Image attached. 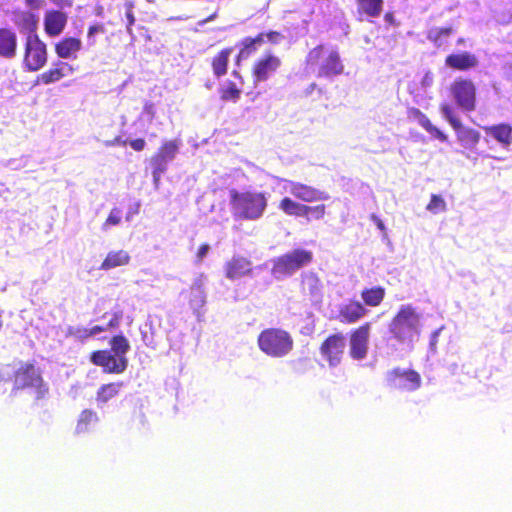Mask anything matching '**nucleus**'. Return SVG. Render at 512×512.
<instances>
[{
    "instance_id": "36",
    "label": "nucleus",
    "mask_w": 512,
    "mask_h": 512,
    "mask_svg": "<svg viewBox=\"0 0 512 512\" xmlns=\"http://www.w3.org/2000/svg\"><path fill=\"white\" fill-rule=\"evenodd\" d=\"M178 152V144L174 140L165 141L161 144L155 155L163 158L167 162L172 161Z\"/></svg>"
},
{
    "instance_id": "52",
    "label": "nucleus",
    "mask_w": 512,
    "mask_h": 512,
    "mask_svg": "<svg viewBox=\"0 0 512 512\" xmlns=\"http://www.w3.org/2000/svg\"><path fill=\"white\" fill-rule=\"evenodd\" d=\"M215 16H216V13L212 14L211 16H209L208 18H206V19L203 21V23H206V22H208V21H211L212 19H214V18H215Z\"/></svg>"
},
{
    "instance_id": "41",
    "label": "nucleus",
    "mask_w": 512,
    "mask_h": 512,
    "mask_svg": "<svg viewBox=\"0 0 512 512\" xmlns=\"http://www.w3.org/2000/svg\"><path fill=\"white\" fill-rule=\"evenodd\" d=\"M67 335L79 341H85L91 337L89 328L85 327H70L68 328Z\"/></svg>"
},
{
    "instance_id": "16",
    "label": "nucleus",
    "mask_w": 512,
    "mask_h": 512,
    "mask_svg": "<svg viewBox=\"0 0 512 512\" xmlns=\"http://www.w3.org/2000/svg\"><path fill=\"white\" fill-rule=\"evenodd\" d=\"M286 190L297 200L311 203L328 199V195L319 189L293 180H284Z\"/></svg>"
},
{
    "instance_id": "18",
    "label": "nucleus",
    "mask_w": 512,
    "mask_h": 512,
    "mask_svg": "<svg viewBox=\"0 0 512 512\" xmlns=\"http://www.w3.org/2000/svg\"><path fill=\"white\" fill-rule=\"evenodd\" d=\"M74 72V68L67 62L57 61L52 67L37 76L38 84L49 85L60 81L62 78Z\"/></svg>"
},
{
    "instance_id": "46",
    "label": "nucleus",
    "mask_w": 512,
    "mask_h": 512,
    "mask_svg": "<svg viewBox=\"0 0 512 512\" xmlns=\"http://www.w3.org/2000/svg\"><path fill=\"white\" fill-rule=\"evenodd\" d=\"M267 39L269 42L276 44L281 39H283V35L278 31H269L264 32V40Z\"/></svg>"
},
{
    "instance_id": "14",
    "label": "nucleus",
    "mask_w": 512,
    "mask_h": 512,
    "mask_svg": "<svg viewBox=\"0 0 512 512\" xmlns=\"http://www.w3.org/2000/svg\"><path fill=\"white\" fill-rule=\"evenodd\" d=\"M90 361L107 374H122L128 367L126 356H119L107 349L96 350L90 354Z\"/></svg>"
},
{
    "instance_id": "6",
    "label": "nucleus",
    "mask_w": 512,
    "mask_h": 512,
    "mask_svg": "<svg viewBox=\"0 0 512 512\" xmlns=\"http://www.w3.org/2000/svg\"><path fill=\"white\" fill-rule=\"evenodd\" d=\"M313 260V253L305 249H294L274 260L272 273L277 278L290 276L302 267L310 264Z\"/></svg>"
},
{
    "instance_id": "39",
    "label": "nucleus",
    "mask_w": 512,
    "mask_h": 512,
    "mask_svg": "<svg viewBox=\"0 0 512 512\" xmlns=\"http://www.w3.org/2000/svg\"><path fill=\"white\" fill-rule=\"evenodd\" d=\"M452 33L451 27H442V28H435L430 30L428 38L438 45H441V39L443 37H448Z\"/></svg>"
},
{
    "instance_id": "5",
    "label": "nucleus",
    "mask_w": 512,
    "mask_h": 512,
    "mask_svg": "<svg viewBox=\"0 0 512 512\" xmlns=\"http://www.w3.org/2000/svg\"><path fill=\"white\" fill-rule=\"evenodd\" d=\"M259 349L266 355L281 358L288 355L294 345L291 335L279 328H267L263 330L257 339Z\"/></svg>"
},
{
    "instance_id": "47",
    "label": "nucleus",
    "mask_w": 512,
    "mask_h": 512,
    "mask_svg": "<svg viewBox=\"0 0 512 512\" xmlns=\"http://www.w3.org/2000/svg\"><path fill=\"white\" fill-rule=\"evenodd\" d=\"M129 145L133 150L140 152L145 149L146 142L143 138H137V139L130 140Z\"/></svg>"
},
{
    "instance_id": "7",
    "label": "nucleus",
    "mask_w": 512,
    "mask_h": 512,
    "mask_svg": "<svg viewBox=\"0 0 512 512\" xmlns=\"http://www.w3.org/2000/svg\"><path fill=\"white\" fill-rule=\"evenodd\" d=\"M278 208L287 216L304 218L306 223L323 220L327 213L325 204L310 206L288 196L280 200Z\"/></svg>"
},
{
    "instance_id": "45",
    "label": "nucleus",
    "mask_w": 512,
    "mask_h": 512,
    "mask_svg": "<svg viewBox=\"0 0 512 512\" xmlns=\"http://www.w3.org/2000/svg\"><path fill=\"white\" fill-rule=\"evenodd\" d=\"M209 250H210V246H209V244H207V243H203V244H201V245L199 246V248H198L197 252H196V255H195V257H196L195 262H196V263H201V262H202V260H203V259L206 257V255L208 254Z\"/></svg>"
},
{
    "instance_id": "26",
    "label": "nucleus",
    "mask_w": 512,
    "mask_h": 512,
    "mask_svg": "<svg viewBox=\"0 0 512 512\" xmlns=\"http://www.w3.org/2000/svg\"><path fill=\"white\" fill-rule=\"evenodd\" d=\"M232 51V47H226L212 57L210 64L215 77L220 78L227 74Z\"/></svg>"
},
{
    "instance_id": "11",
    "label": "nucleus",
    "mask_w": 512,
    "mask_h": 512,
    "mask_svg": "<svg viewBox=\"0 0 512 512\" xmlns=\"http://www.w3.org/2000/svg\"><path fill=\"white\" fill-rule=\"evenodd\" d=\"M386 384L391 389L401 391H416L420 388L422 379L421 375L413 369H401L395 367L389 370L385 376Z\"/></svg>"
},
{
    "instance_id": "54",
    "label": "nucleus",
    "mask_w": 512,
    "mask_h": 512,
    "mask_svg": "<svg viewBox=\"0 0 512 512\" xmlns=\"http://www.w3.org/2000/svg\"><path fill=\"white\" fill-rule=\"evenodd\" d=\"M233 74L236 75V76L239 75V73L237 71H234Z\"/></svg>"
},
{
    "instance_id": "13",
    "label": "nucleus",
    "mask_w": 512,
    "mask_h": 512,
    "mask_svg": "<svg viewBox=\"0 0 512 512\" xmlns=\"http://www.w3.org/2000/svg\"><path fill=\"white\" fill-rule=\"evenodd\" d=\"M346 347L345 336L341 332H337L327 336L319 347V351L323 359L330 367L338 366L344 356Z\"/></svg>"
},
{
    "instance_id": "34",
    "label": "nucleus",
    "mask_w": 512,
    "mask_h": 512,
    "mask_svg": "<svg viewBox=\"0 0 512 512\" xmlns=\"http://www.w3.org/2000/svg\"><path fill=\"white\" fill-rule=\"evenodd\" d=\"M219 96L222 101L237 102L241 97V89L233 81H228L219 88Z\"/></svg>"
},
{
    "instance_id": "37",
    "label": "nucleus",
    "mask_w": 512,
    "mask_h": 512,
    "mask_svg": "<svg viewBox=\"0 0 512 512\" xmlns=\"http://www.w3.org/2000/svg\"><path fill=\"white\" fill-rule=\"evenodd\" d=\"M98 420V416L96 412L90 409H85L81 412L78 422H77V431L85 432L88 429V426L92 422H96Z\"/></svg>"
},
{
    "instance_id": "28",
    "label": "nucleus",
    "mask_w": 512,
    "mask_h": 512,
    "mask_svg": "<svg viewBox=\"0 0 512 512\" xmlns=\"http://www.w3.org/2000/svg\"><path fill=\"white\" fill-rule=\"evenodd\" d=\"M264 43V32L258 33L254 37H245L240 42L238 58L247 59L256 53L259 47Z\"/></svg>"
},
{
    "instance_id": "31",
    "label": "nucleus",
    "mask_w": 512,
    "mask_h": 512,
    "mask_svg": "<svg viewBox=\"0 0 512 512\" xmlns=\"http://www.w3.org/2000/svg\"><path fill=\"white\" fill-rule=\"evenodd\" d=\"M385 295V288L381 286L364 288L361 291V298L363 300V303L364 305L369 307L379 306L383 302Z\"/></svg>"
},
{
    "instance_id": "48",
    "label": "nucleus",
    "mask_w": 512,
    "mask_h": 512,
    "mask_svg": "<svg viewBox=\"0 0 512 512\" xmlns=\"http://www.w3.org/2000/svg\"><path fill=\"white\" fill-rule=\"evenodd\" d=\"M24 1L28 7H30L31 9H35V10L40 9L44 4V0H24Z\"/></svg>"
},
{
    "instance_id": "40",
    "label": "nucleus",
    "mask_w": 512,
    "mask_h": 512,
    "mask_svg": "<svg viewBox=\"0 0 512 512\" xmlns=\"http://www.w3.org/2000/svg\"><path fill=\"white\" fill-rule=\"evenodd\" d=\"M106 28L103 23H94L90 25L87 29V41L88 44L93 46L96 43L95 36L96 34H103L105 33Z\"/></svg>"
},
{
    "instance_id": "32",
    "label": "nucleus",
    "mask_w": 512,
    "mask_h": 512,
    "mask_svg": "<svg viewBox=\"0 0 512 512\" xmlns=\"http://www.w3.org/2000/svg\"><path fill=\"white\" fill-rule=\"evenodd\" d=\"M130 261L129 254L124 250L111 251L100 265L102 270H110L119 266L127 265Z\"/></svg>"
},
{
    "instance_id": "24",
    "label": "nucleus",
    "mask_w": 512,
    "mask_h": 512,
    "mask_svg": "<svg viewBox=\"0 0 512 512\" xmlns=\"http://www.w3.org/2000/svg\"><path fill=\"white\" fill-rule=\"evenodd\" d=\"M478 58L469 52L452 53L445 58V65L453 70L467 71L477 67Z\"/></svg>"
},
{
    "instance_id": "15",
    "label": "nucleus",
    "mask_w": 512,
    "mask_h": 512,
    "mask_svg": "<svg viewBox=\"0 0 512 512\" xmlns=\"http://www.w3.org/2000/svg\"><path fill=\"white\" fill-rule=\"evenodd\" d=\"M371 323L365 322L353 329L349 337V354L354 360H363L368 354Z\"/></svg>"
},
{
    "instance_id": "53",
    "label": "nucleus",
    "mask_w": 512,
    "mask_h": 512,
    "mask_svg": "<svg viewBox=\"0 0 512 512\" xmlns=\"http://www.w3.org/2000/svg\"><path fill=\"white\" fill-rule=\"evenodd\" d=\"M310 88H311V89H315V88H316V84H315V83H312V84L310 85Z\"/></svg>"
},
{
    "instance_id": "22",
    "label": "nucleus",
    "mask_w": 512,
    "mask_h": 512,
    "mask_svg": "<svg viewBox=\"0 0 512 512\" xmlns=\"http://www.w3.org/2000/svg\"><path fill=\"white\" fill-rule=\"evenodd\" d=\"M81 49V39L73 36L64 37L54 45L55 53L61 59H76Z\"/></svg>"
},
{
    "instance_id": "17",
    "label": "nucleus",
    "mask_w": 512,
    "mask_h": 512,
    "mask_svg": "<svg viewBox=\"0 0 512 512\" xmlns=\"http://www.w3.org/2000/svg\"><path fill=\"white\" fill-rule=\"evenodd\" d=\"M368 310L356 300H350L338 309V320L343 324H354L366 316Z\"/></svg>"
},
{
    "instance_id": "50",
    "label": "nucleus",
    "mask_w": 512,
    "mask_h": 512,
    "mask_svg": "<svg viewBox=\"0 0 512 512\" xmlns=\"http://www.w3.org/2000/svg\"><path fill=\"white\" fill-rule=\"evenodd\" d=\"M373 221L375 222L377 228L381 231H385V225L381 219H379L377 216H372Z\"/></svg>"
},
{
    "instance_id": "1",
    "label": "nucleus",
    "mask_w": 512,
    "mask_h": 512,
    "mask_svg": "<svg viewBox=\"0 0 512 512\" xmlns=\"http://www.w3.org/2000/svg\"><path fill=\"white\" fill-rule=\"evenodd\" d=\"M306 65L317 68L318 78L331 79L344 72V64L337 49L319 44L312 48L306 56Z\"/></svg>"
},
{
    "instance_id": "12",
    "label": "nucleus",
    "mask_w": 512,
    "mask_h": 512,
    "mask_svg": "<svg viewBox=\"0 0 512 512\" xmlns=\"http://www.w3.org/2000/svg\"><path fill=\"white\" fill-rule=\"evenodd\" d=\"M282 61L280 57L271 51L265 52L258 57L251 66V77L255 85L266 82L281 67Z\"/></svg>"
},
{
    "instance_id": "51",
    "label": "nucleus",
    "mask_w": 512,
    "mask_h": 512,
    "mask_svg": "<svg viewBox=\"0 0 512 512\" xmlns=\"http://www.w3.org/2000/svg\"><path fill=\"white\" fill-rule=\"evenodd\" d=\"M95 14H96L97 16H100V17H101V16H103V14H104V9H103V7H102V6H98V7H96V8H95Z\"/></svg>"
},
{
    "instance_id": "29",
    "label": "nucleus",
    "mask_w": 512,
    "mask_h": 512,
    "mask_svg": "<svg viewBox=\"0 0 512 512\" xmlns=\"http://www.w3.org/2000/svg\"><path fill=\"white\" fill-rule=\"evenodd\" d=\"M124 387L123 381L110 382L99 387L96 393V401L99 404H105L113 398L117 397Z\"/></svg>"
},
{
    "instance_id": "23",
    "label": "nucleus",
    "mask_w": 512,
    "mask_h": 512,
    "mask_svg": "<svg viewBox=\"0 0 512 512\" xmlns=\"http://www.w3.org/2000/svg\"><path fill=\"white\" fill-rule=\"evenodd\" d=\"M18 38L16 32L9 27L0 28V57L12 59L16 56Z\"/></svg>"
},
{
    "instance_id": "19",
    "label": "nucleus",
    "mask_w": 512,
    "mask_h": 512,
    "mask_svg": "<svg viewBox=\"0 0 512 512\" xmlns=\"http://www.w3.org/2000/svg\"><path fill=\"white\" fill-rule=\"evenodd\" d=\"M252 272V263L244 256H233L224 265L225 277L229 280H236Z\"/></svg>"
},
{
    "instance_id": "55",
    "label": "nucleus",
    "mask_w": 512,
    "mask_h": 512,
    "mask_svg": "<svg viewBox=\"0 0 512 512\" xmlns=\"http://www.w3.org/2000/svg\"><path fill=\"white\" fill-rule=\"evenodd\" d=\"M148 108H149L150 110H152V105H149L148 107H146V109H148Z\"/></svg>"
},
{
    "instance_id": "27",
    "label": "nucleus",
    "mask_w": 512,
    "mask_h": 512,
    "mask_svg": "<svg viewBox=\"0 0 512 512\" xmlns=\"http://www.w3.org/2000/svg\"><path fill=\"white\" fill-rule=\"evenodd\" d=\"M484 131L504 147L512 144V125L508 123L487 126L484 127Z\"/></svg>"
},
{
    "instance_id": "43",
    "label": "nucleus",
    "mask_w": 512,
    "mask_h": 512,
    "mask_svg": "<svg viewBox=\"0 0 512 512\" xmlns=\"http://www.w3.org/2000/svg\"><path fill=\"white\" fill-rule=\"evenodd\" d=\"M125 8H126L125 16H126V19H127L126 30H127V32L129 34H132V26L135 23V16H134V12H133L134 3L131 2V1L130 2H126L125 3Z\"/></svg>"
},
{
    "instance_id": "9",
    "label": "nucleus",
    "mask_w": 512,
    "mask_h": 512,
    "mask_svg": "<svg viewBox=\"0 0 512 512\" xmlns=\"http://www.w3.org/2000/svg\"><path fill=\"white\" fill-rule=\"evenodd\" d=\"M439 108L444 119L455 131L457 140L461 145L467 148H474L480 141V133L473 128L464 127L451 104L442 103Z\"/></svg>"
},
{
    "instance_id": "44",
    "label": "nucleus",
    "mask_w": 512,
    "mask_h": 512,
    "mask_svg": "<svg viewBox=\"0 0 512 512\" xmlns=\"http://www.w3.org/2000/svg\"><path fill=\"white\" fill-rule=\"evenodd\" d=\"M123 318V312L121 310L115 311L112 314V318L109 320L107 324V329H114L117 328L120 325V322Z\"/></svg>"
},
{
    "instance_id": "38",
    "label": "nucleus",
    "mask_w": 512,
    "mask_h": 512,
    "mask_svg": "<svg viewBox=\"0 0 512 512\" xmlns=\"http://www.w3.org/2000/svg\"><path fill=\"white\" fill-rule=\"evenodd\" d=\"M426 209L433 214H437L446 211L447 205L443 197L433 194Z\"/></svg>"
},
{
    "instance_id": "3",
    "label": "nucleus",
    "mask_w": 512,
    "mask_h": 512,
    "mask_svg": "<svg viewBox=\"0 0 512 512\" xmlns=\"http://www.w3.org/2000/svg\"><path fill=\"white\" fill-rule=\"evenodd\" d=\"M230 204L240 218L255 220L260 218L267 207V198L262 192L230 190Z\"/></svg>"
},
{
    "instance_id": "2",
    "label": "nucleus",
    "mask_w": 512,
    "mask_h": 512,
    "mask_svg": "<svg viewBox=\"0 0 512 512\" xmlns=\"http://www.w3.org/2000/svg\"><path fill=\"white\" fill-rule=\"evenodd\" d=\"M19 390H32L36 400L44 399L48 395L49 387L35 361L19 362L14 370L12 391Z\"/></svg>"
},
{
    "instance_id": "25",
    "label": "nucleus",
    "mask_w": 512,
    "mask_h": 512,
    "mask_svg": "<svg viewBox=\"0 0 512 512\" xmlns=\"http://www.w3.org/2000/svg\"><path fill=\"white\" fill-rule=\"evenodd\" d=\"M408 117L418 121L419 125L425 129L429 134L441 142H446L448 137L440 129L434 126L429 118L418 108L411 107L407 111Z\"/></svg>"
},
{
    "instance_id": "21",
    "label": "nucleus",
    "mask_w": 512,
    "mask_h": 512,
    "mask_svg": "<svg viewBox=\"0 0 512 512\" xmlns=\"http://www.w3.org/2000/svg\"><path fill=\"white\" fill-rule=\"evenodd\" d=\"M38 16L28 10L15 9L12 11V22L20 30L28 35L36 34Z\"/></svg>"
},
{
    "instance_id": "10",
    "label": "nucleus",
    "mask_w": 512,
    "mask_h": 512,
    "mask_svg": "<svg viewBox=\"0 0 512 512\" xmlns=\"http://www.w3.org/2000/svg\"><path fill=\"white\" fill-rule=\"evenodd\" d=\"M450 93L456 105L465 112H472L477 107V88L469 78H456L450 85Z\"/></svg>"
},
{
    "instance_id": "4",
    "label": "nucleus",
    "mask_w": 512,
    "mask_h": 512,
    "mask_svg": "<svg viewBox=\"0 0 512 512\" xmlns=\"http://www.w3.org/2000/svg\"><path fill=\"white\" fill-rule=\"evenodd\" d=\"M420 314L411 305H403L392 318L389 330L399 342H412L420 333Z\"/></svg>"
},
{
    "instance_id": "49",
    "label": "nucleus",
    "mask_w": 512,
    "mask_h": 512,
    "mask_svg": "<svg viewBox=\"0 0 512 512\" xmlns=\"http://www.w3.org/2000/svg\"><path fill=\"white\" fill-rule=\"evenodd\" d=\"M107 330L108 329L106 326L95 325V326L89 328V333H90V336L92 337L96 334H99V333L107 331Z\"/></svg>"
},
{
    "instance_id": "33",
    "label": "nucleus",
    "mask_w": 512,
    "mask_h": 512,
    "mask_svg": "<svg viewBox=\"0 0 512 512\" xmlns=\"http://www.w3.org/2000/svg\"><path fill=\"white\" fill-rule=\"evenodd\" d=\"M168 163L163 158L153 155L150 159V165L152 168L153 184L156 189L160 186V180L163 173L167 171Z\"/></svg>"
},
{
    "instance_id": "20",
    "label": "nucleus",
    "mask_w": 512,
    "mask_h": 512,
    "mask_svg": "<svg viewBox=\"0 0 512 512\" xmlns=\"http://www.w3.org/2000/svg\"><path fill=\"white\" fill-rule=\"evenodd\" d=\"M68 17L60 10H49L44 16V31L49 37L59 36L67 25Z\"/></svg>"
},
{
    "instance_id": "35",
    "label": "nucleus",
    "mask_w": 512,
    "mask_h": 512,
    "mask_svg": "<svg viewBox=\"0 0 512 512\" xmlns=\"http://www.w3.org/2000/svg\"><path fill=\"white\" fill-rule=\"evenodd\" d=\"M111 349L109 351L121 356H126V353L130 349V344L127 338L122 335H115L111 338L109 342Z\"/></svg>"
},
{
    "instance_id": "42",
    "label": "nucleus",
    "mask_w": 512,
    "mask_h": 512,
    "mask_svg": "<svg viewBox=\"0 0 512 512\" xmlns=\"http://www.w3.org/2000/svg\"><path fill=\"white\" fill-rule=\"evenodd\" d=\"M121 222V210L118 208H113L105 222L103 223V229H107L110 226H116Z\"/></svg>"
},
{
    "instance_id": "30",
    "label": "nucleus",
    "mask_w": 512,
    "mask_h": 512,
    "mask_svg": "<svg viewBox=\"0 0 512 512\" xmlns=\"http://www.w3.org/2000/svg\"><path fill=\"white\" fill-rule=\"evenodd\" d=\"M358 13L370 18L379 17L383 11L384 0H355Z\"/></svg>"
},
{
    "instance_id": "8",
    "label": "nucleus",
    "mask_w": 512,
    "mask_h": 512,
    "mask_svg": "<svg viewBox=\"0 0 512 512\" xmlns=\"http://www.w3.org/2000/svg\"><path fill=\"white\" fill-rule=\"evenodd\" d=\"M48 60L47 45L37 34L27 35L24 42L23 65L27 71L36 72Z\"/></svg>"
}]
</instances>
